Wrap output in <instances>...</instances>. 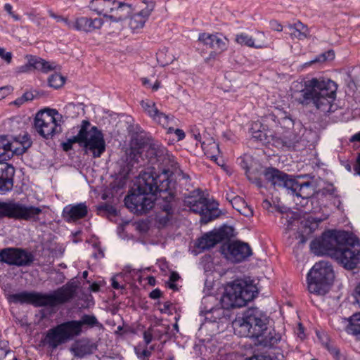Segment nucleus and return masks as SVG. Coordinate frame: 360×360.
I'll return each mask as SVG.
<instances>
[{
	"mask_svg": "<svg viewBox=\"0 0 360 360\" xmlns=\"http://www.w3.org/2000/svg\"><path fill=\"white\" fill-rule=\"evenodd\" d=\"M13 143H11L7 136H0V163L10 160L13 155Z\"/></svg>",
	"mask_w": 360,
	"mask_h": 360,
	"instance_id": "nucleus-29",
	"label": "nucleus"
},
{
	"mask_svg": "<svg viewBox=\"0 0 360 360\" xmlns=\"http://www.w3.org/2000/svg\"><path fill=\"white\" fill-rule=\"evenodd\" d=\"M184 202L192 212L200 215V221L203 224H207L219 216L218 204L210 202L203 195L200 189L192 191L185 198Z\"/></svg>",
	"mask_w": 360,
	"mask_h": 360,
	"instance_id": "nucleus-8",
	"label": "nucleus"
},
{
	"mask_svg": "<svg viewBox=\"0 0 360 360\" xmlns=\"http://www.w3.org/2000/svg\"><path fill=\"white\" fill-rule=\"evenodd\" d=\"M31 65H34V69L41 70L44 73H47L55 69V66L39 57L31 58Z\"/></svg>",
	"mask_w": 360,
	"mask_h": 360,
	"instance_id": "nucleus-35",
	"label": "nucleus"
},
{
	"mask_svg": "<svg viewBox=\"0 0 360 360\" xmlns=\"http://www.w3.org/2000/svg\"><path fill=\"white\" fill-rule=\"evenodd\" d=\"M334 277V271L329 262H316L307 274L309 291L316 295H325L332 285Z\"/></svg>",
	"mask_w": 360,
	"mask_h": 360,
	"instance_id": "nucleus-7",
	"label": "nucleus"
},
{
	"mask_svg": "<svg viewBox=\"0 0 360 360\" xmlns=\"http://www.w3.org/2000/svg\"><path fill=\"white\" fill-rule=\"evenodd\" d=\"M170 170L172 171V173H175L179 177H181L182 179H189V176L185 173H184L178 166V163L176 162V167H170Z\"/></svg>",
	"mask_w": 360,
	"mask_h": 360,
	"instance_id": "nucleus-50",
	"label": "nucleus"
},
{
	"mask_svg": "<svg viewBox=\"0 0 360 360\" xmlns=\"http://www.w3.org/2000/svg\"><path fill=\"white\" fill-rule=\"evenodd\" d=\"M160 197L165 201L160 205L161 210L155 214V220L160 226H165L168 224L173 215L172 201L174 200V195L166 191L165 193H162Z\"/></svg>",
	"mask_w": 360,
	"mask_h": 360,
	"instance_id": "nucleus-23",
	"label": "nucleus"
},
{
	"mask_svg": "<svg viewBox=\"0 0 360 360\" xmlns=\"http://www.w3.org/2000/svg\"><path fill=\"white\" fill-rule=\"evenodd\" d=\"M347 270L355 269L360 262V243L357 239L350 236L333 258Z\"/></svg>",
	"mask_w": 360,
	"mask_h": 360,
	"instance_id": "nucleus-13",
	"label": "nucleus"
},
{
	"mask_svg": "<svg viewBox=\"0 0 360 360\" xmlns=\"http://www.w3.org/2000/svg\"><path fill=\"white\" fill-rule=\"evenodd\" d=\"M236 198H240V196L235 195L234 193L232 191L226 194V199L231 204V205L233 204V200Z\"/></svg>",
	"mask_w": 360,
	"mask_h": 360,
	"instance_id": "nucleus-58",
	"label": "nucleus"
},
{
	"mask_svg": "<svg viewBox=\"0 0 360 360\" xmlns=\"http://www.w3.org/2000/svg\"><path fill=\"white\" fill-rule=\"evenodd\" d=\"M162 292L159 289H155L150 293V297L152 299H158L161 297Z\"/></svg>",
	"mask_w": 360,
	"mask_h": 360,
	"instance_id": "nucleus-59",
	"label": "nucleus"
},
{
	"mask_svg": "<svg viewBox=\"0 0 360 360\" xmlns=\"http://www.w3.org/2000/svg\"><path fill=\"white\" fill-rule=\"evenodd\" d=\"M264 175L274 188H284L290 193L295 179L290 175L272 167L266 169Z\"/></svg>",
	"mask_w": 360,
	"mask_h": 360,
	"instance_id": "nucleus-19",
	"label": "nucleus"
},
{
	"mask_svg": "<svg viewBox=\"0 0 360 360\" xmlns=\"http://www.w3.org/2000/svg\"><path fill=\"white\" fill-rule=\"evenodd\" d=\"M145 156L152 165L158 164L161 166L160 169L163 173L161 176H165L167 179L169 172H172L170 167L176 165L174 156L158 141H151L146 146Z\"/></svg>",
	"mask_w": 360,
	"mask_h": 360,
	"instance_id": "nucleus-11",
	"label": "nucleus"
},
{
	"mask_svg": "<svg viewBox=\"0 0 360 360\" xmlns=\"http://www.w3.org/2000/svg\"><path fill=\"white\" fill-rule=\"evenodd\" d=\"M220 252L227 259L235 263L244 261L252 254L248 243L238 240L223 243Z\"/></svg>",
	"mask_w": 360,
	"mask_h": 360,
	"instance_id": "nucleus-15",
	"label": "nucleus"
},
{
	"mask_svg": "<svg viewBox=\"0 0 360 360\" xmlns=\"http://www.w3.org/2000/svg\"><path fill=\"white\" fill-rule=\"evenodd\" d=\"M334 189H327V188H323L317 192L315 193V196L314 198H315V201L317 202L318 200L326 197L327 195H333V194Z\"/></svg>",
	"mask_w": 360,
	"mask_h": 360,
	"instance_id": "nucleus-46",
	"label": "nucleus"
},
{
	"mask_svg": "<svg viewBox=\"0 0 360 360\" xmlns=\"http://www.w3.org/2000/svg\"><path fill=\"white\" fill-rule=\"evenodd\" d=\"M326 348L330 354L333 355L336 359H340V350L337 347L328 344L326 345Z\"/></svg>",
	"mask_w": 360,
	"mask_h": 360,
	"instance_id": "nucleus-53",
	"label": "nucleus"
},
{
	"mask_svg": "<svg viewBox=\"0 0 360 360\" xmlns=\"http://www.w3.org/2000/svg\"><path fill=\"white\" fill-rule=\"evenodd\" d=\"M354 297L356 302L360 306V283L355 288Z\"/></svg>",
	"mask_w": 360,
	"mask_h": 360,
	"instance_id": "nucleus-57",
	"label": "nucleus"
},
{
	"mask_svg": "<svg viewBox=\"0 0 360 360\" xmlns=\"http://www.w3.org/2000/svg\"><path fill=\"white\" fill-rule=\"evenodd\" d=\"M271 27L274 30H276V31H278V32H281L283 30V27L281 25H280L279 23H278L277 22L274 21V22H271Z\"/></svg>",
	"mask_w": 360,
	"mask_h": 360,
	"instance_id": "nucleus-62",
	"label": "nucleus"
},
{
	"mask_svg": "<svg viewBox=\"0 0 360 360\" xmlns=\"http://www.w3.org/2000/svg\"><path fill=\"white\" fill-rule=\"evenodd\" d=\"M77 331L78 327L76 323L67 321L49 330L42 342L52 349H56L60 345L76 336L74 332Z\"/></svg>",
	"mask_w": 360,
	"mask_h": 360,
	"instance_id": "nucleus-14",
	"label": "nucleus"
},
{
	"mask_svg": "<svg viewBox=\"0 0 360 360\" xmlns=\"http://www.w3.org/2000/svg\"><path fill=\"white\" fill-rule=\"evenodd\" d=\"M33 57L32 56H30L29 58H28V61H27V63L25 64V65H21L18 68V72H20V73H25V72H27L31 70L32 68H34V65H31L30 64V62H31V58Z\"/></svg>",
	"mask_w": 360,
	"mask_h": 360,
	"instance_id": "nucleus-49",
	"label": "nucleus"
},
{
	"mask_svg": "<svg viewBox=\"0 0 360 360\" xmlns=\"http://www.w3.org/2000/svg\"><path fill=\"white\" fill-rule=\"evenodd\" d=\"M64 83V77L59 74H53L48 79L49 86L55 89L61 87Z\"/></svg>",
	"mask_w": 360,
	"mask_h": 360,
	"instance_id": "nucleus-41",
	"label": "nucleus"
},
{
	"mask_svg": "<svg viewBox=\"0 0 360 360\" xmlns=\"http://www.w3.org/2000/svg\"><path fill=\"white\" fill-rule=\"evenodd\" d=\"M335 58V53L333 50H329L317 56L314 59L311 60L308 64L322 63L328 60H332Z\"/></svg>",
	"mask_w": 360,
	"mask_h": 360,
	"instance_id": "nucleus-40",
	"label": "nucleus"
},
{
	"mask_svg": "<svg viewBox=\"0 0 360 360\" xmlns=\"http://www.w3.org/2000/svg\"><path fill=\"white\" fill-rule=\"evenodd\" d=\"M146 151V146L142 149L141 148H133L131 147L129 149V152L128 153V158L133 161L134 162L140 163L141 165H144V163L141 164V159L143 160L142 158V153Z\"/></svg>",
	"mask_w": 360,
	"mask_h": 360,
	"instance_id": "nucleus-38",
	"label": "nucleus"
},
{
	"mask_svg": "<svg viewBox=\"0 0 360 360\" xmlns=\"http://www.w3.org/2000/svg\"><path fill=\"white\" fill-rule=\"evenodd\" d=\"M34 261L32 253L20 248H5L0 251V262L18 266H30Z\"/></svg>",
	"mask_w": 360,
	"mask_h": 360,
	"instance_id": "nucleus-17",
	"label": "nucleus"
},
{
	"mask_svg": "<svg viewBox=\"0 0 360 360\" xmlns=\"http://www.w3.org/2000/svg\"><path fill=\"white\" fill-rule=\"evenodd\" d=\"M337 90L338 84L330 79L312 78L304 82V89L295 96V100L303 106H313L327 113L331 111Z\"/></svg>",
	"mask_w": 360,
	"mask_h": 360,
	"instance_id": "nucleus-3",
	"label": "nucleus"
},
{
	"mask_svg": "<svg viewBox=\"0 0 360 360\" xmlns=\"http://www.w3.org/2000/svg\"><path fill=\"white\" fill-rule=\"evenodd\" d=\"M97 349V345L89 340H80L71 347L74 356L82 358L92 354Z\"/></svg>",
	"mask_w": 360,
	"mask_h": 360,
	"instance_id": "nucleus-28",
	"label": "nucleus"
},
{
	"mask_svg": "<svg viewBox=\"0 0 360 360\" xmlns=\"http://www.w3.org/2000/svg\"><path fill=\"white\" fill-rule=\"evenodd\" d=\"M232 207L236 209L240 214L245 217H252L253 214L252 210L248 205L245 201L241 198H236L233 200Z\"/></svg>",
	"mask_w": 360,
	"mask_h": 360,
	"instance_id": "nucleus-34",
	"label": "nucleus"
},
{
	"mask_svg": "<svg viewBox=\"0 0 360 360\" xmlns=\"http://www.w3.org/2000/svg\"><path fill=\"white\" fill-rule=\"evenodd\" d=\"M257 293V287L244 280H236L226 288L221 298L223 308H240L246 305Z\"/></svg>",
	"mask_w": 360,
	"mask_h": 360,
	"instance_id": "nucleus-6",
	"label": "nucleus"
},
{
	"mask_svg": "<svg viewBox=\"0 0 360 360\" xmlns=\"http://www.w3.org/2000/svg\"><path fill=\"white\" fill-rule=\"evenodd\" d=\"M69 322L76 323V326L78 327V331L74 332L76 336L79 335L82 332V326L83 325H87L91 327H94L98 324V321L96 317L94 315H84L80 321H70Z\"/></svg>",
	"mask_w": 360,
	"mask_h": 360,
	"instance_id": "nucleus-33",
	"label": "nucleus"
},
{
	"mask_svg": "<svg viewBox=\"0 0 360 360\" xmlns=\"http://www.w3.org/2000/svg\"><path fill=\"white\" fill-rule=\"evenodd\" d=\"M62 115L56 109H46L37 113L34 118V127L37 131L45 139H51L55 134L61 131V127L58 121L61 120Z\"/></svg>",
	"mask_w": 360,
	"mask_h": 360,
	"instance_id": "nucleus-10",
	"label": "nucleus"
},
{
	"mask_svg": "<svg viewBox=\"0 0 360 360\" xmlns=\"http://www.w3.org/2000/svg\"><path fill=\"white\" fill-rule=\"evenodd\" d=\"M0 57L8 63H10L12 59V53L11 52H6L4 48L0 47Z\"/></svg>",
	"mask_w": 360,
	"mask_h": 360,
	"instance_id": "nucleus-51",
	"label": "nucleus"
},
{
	"mask_svg": "<svg viewBox=\"0 0 360 360\" xmlns=\"http://www.w3.org/2000/svg\"><path fill=\"white\" fill-rule=\"evenodd\" d=\"M15 168L9 164L0 167V193L4 194L12 190Z\"/></svg>",
	"mask_w": 360,
	"mask_h": 360,
	"instance_id": "nucleus-26",
	"label": "nucleus"
},
{
	"mask_svg": "<svg viewBox=\"0 0 360 360\" xmlns=\"http://www.w3.org/2000/svg\"><path fill=\"white\" fill-rule=\"evenodd\" d=\"M201 147L205 154L210 159H216L219 153L218 143L212 139H209L207 142L202 141L201 143Z\"/></svg>",
	"mask_w": 360,
	"mask_h": 360,
	"instance_id": "nucleus-32",
	"label": "nucleus"
},
{
	"mask_svg": "<svg viewBox=\"0 0 360 360\" xmlns=\"http://www.w3.org/2000/svg\"><path fill=\"white\" fill-rule=\"evenodd\" d=\"M104 4L105 8H103L100 13L115 22L124 20L131 13V7L127 4L106 0Z\"/></svg>",
	"mask_w": 360,
	"mask_h": 360,
	"instance_id": "nucleus-18",
	"label": "nucleus"
},
{
	"mask_svg": "<svg viewBox=\"0 0 360 360\" xmlns=\"http://www.w3.org/2000/svg\"><path fill=\"white\" fill-rule=\"evenodd\" d=\"M227 238L228 233L226 229L222 228L218 230H213L203 234L198 238L196 247L201 251L210 250Z\"/></svg>",
	"mask_w": 360,
	"mask_h": 360,
	"instance_id": "nucleus-21",
	"label": "nucleus"
},
{
	"mask_svg": "<svg viewBox=\"0 0 360 360\" xmlns=\"http://www.w3.org/2000/svg\"><path fill=\"white\" fill-rule=\"evenodd\" d=\"M78 128L76 136L62 143L63 149L68 151L72 149L73 143H77L84 148L86 153L90 151L93 158H100L105 150V142L102 131L97 127L91 126L87 120H82Z\"/></svg>",
	"mask_w": 360,
	"mask_h": 360,
	"instance_id": "nucleus-4",
	"label": "nucleus"
},
{
	"mask_svg": "<svg viewBox=\"0 0 360 360\" xmlns=\"http://www.w3.org/2000/svg\"><path fill=\"white\" fill-rule=\"evenodd\" d=\"M103 23L101 18H77L75 19V30L79 32H91L96 29H100Z\"/></svg>",
	"mask_w": 360,
	"mask_h": 360,
	"instance_id": "nucleus-27",
	"label": "nucleus"
},
{
	"mask_svg": "<svg viewBox=\"0 0 360 360\" xmlns=\"http://www.w3.org/2000/svg\"><path fill=\"white\" fill-rule=\"evenodd\" d=\"M147 20L139 13L134 14L129 21V26L132 30L142 28Z\"/></svg>",
	"mask_w": 360,
	"mask_h": 360,
	"instance_id": "nucleus-39",
	"label": "nucleus"
},
{
	"mask_svg": "<svg viewBox=\"0 0 360 360\" xmlns=\"http://www.w3.org/2000/svg\"><path fill=\"white\" fill-rule=\"evenodd\" d=\"M216 34L202 33L199 35L198 40L206 46L213 49L214 46Z\"/></svg>",
	"mask_w": 360,
	"mask_h": 360,
	"instance_id": "nucleus-42",
	"label": "nucleus"
},
{
	"mask_svg": "<svg viewBox=\"0 0 360 360\" xmlns=\"http://www.w3.org/2000/svg\"><path fill=\"white\" fill-rule=\"evenodd\" d=\"M87 213V206L84 202H81L65 206L63 210V217L67 221L71 222L84 218Z\"/></svg>",
	"mask_w": 360,
	"mask_h": 360,
	"instance_id": "nucleus-24",
	"label": "nucleus"
},
{
	"mask_svg": "<svg viewBox=\"0 0 360 360\" xmlns=\"http://www.w3.org/2000/svg\"><path fill=\"white\" fill-rule=\"evenodd\" d=\"M62 22H63L65 24V25L67 26V27L68 29H70V30H75V20H70L67 18H63V20H62Z\"/></svg>",
	"mask_w": 360,
	"mask_h": 360,
	"instance_id": "nucleus-55",
	"label": "nucleus"
},
{
	"mask_svg": "<svg viewBox=\"0 0 360 360\" xmlns=\"http://www.w3.org/2000/svg\"><path fill=\"white\" fill-rule=\"evenodd\" d=\"M75 289L72 286L63 285L49 294L36 292H21L8 296V300L15 304H32L35 307H55L70 300L75 295Z\"/></svg>",
	"mask_w": 360,
	"mask_h": 360,
	"instance_id": "nucleus-5",
	"label": "nucleus"
},
{
	"mask_svg": "<svg viewBox=\"0 0 360 360\" xmlns=\"http://www.w3.org/2000/svg\"><path fill=\"white\" fill-rule=\"evenodd\" d=\"M354 169L357 174L360 175V154L357 156L356 164L354 166Z\"/></svg>",
	"mask_w": 360,
	"mask_h": 360,
	"instance_id": "nucleus-61",
	"label": "nucleus"
},
{
	"mask_svg": "<svg viewBox=\"0 0 360 360\" xmlns=\"http://www.w3.org/2000/svg\"><path fill=\"white\" fill-rule=\"evenodd\" d=\"M143 339L146 345L150 344L153 340V335L150 332L144 331Z\"/></svg>",
	"mask_w": 360,
	"mask_h": 360,
	"instance_id": "nucleus-56",
	"label": "nucleus"
},
{
	"mask_svg": "<svg viewBox=\"0 0 360 360\" xmlns=\"http://www.w3.org/2000/svg\"><path fill=\"white\" fill-rule=\"evenodd\" d=\"M12 9H13V7L11 4H6L4 5V10L9 14L12 16V18L15 20H20V17L18 15H15L13 13L12 11Z\"/></svg>",
	"mask_w": 360,
	"mask_h": 360,
	"instance_id": "nucleus-54",
	"label": "nucleus"
},
{
	"mask_svg": "<svg viewBox=\"0 0 360 360\" xmlns=\"http://www.w3.org/2000/svg\"><path fill=\"white\" fill-rule=\"evenodd\" d=\"M347 331L354 335H360V312L354 314L349 319Z\"/></svg>",
	"mask_w": 360,
	"mask_h": 360,
	"instance_id": "nucleus-37",
	"label": "nucleus"
},
{
	"mask_svg": "<svg viewBox=\"0 0 360 360\" xmlns=\"http://www.w3.org/2000/svg\"><path fill=\"white\" fill-rule=\"evenodd\" d=\"M41 212V209L38 207L27 206L15 202H0V219L8 217L15 219L36 221Z\"/></svg>",
	"mask_w": 360,
	"mask_h": 360,
	"instance_id": "nucleus-12",
	"label": "nucleus"
},
{
	"mask_svg": "<svg viewBox=\"0 0 360 360\" xmlns=\"http://www.w3.org/2000/svg\"><path fill=\"white\" fill-rule=\"evenodd\" d=\"M350 141L351 142H355V141H357V142H360V131L354 134L351 138H350Z\"/></svg>",
	"mask_w": 360,
	"mask_h": 360,
	"instance_id": "nucleus-64",
	"label": "nucleus"
},
{
	"mask_svg": "<svg viewBox=\"0 0 360 360\" xmlns=\"http://www.w3.org/2000/svg\"><path fill=\"white\" fill-rule=\"evenodd\" d=\"M290 194L296 197L294 201L297 205H300L301 207H304L309 198L311 199V204L315 201V198H314L315 196L314 188L310 182L300 184L295 180Z\"/></svg>",
	"mask_w": 360,
	"mask_h": 360,
	"instance_id": "nucleus-20",
	"label": "nucleus"
},
{
	"mask_svg": "<svg viewBox=\"0 0 360 360\" xmlns=\"http://www.w3.org/2000/svg\"><path fill=\"white\" fill-rule=\"evenodd\" d=\"M169 188V182L165 176H158L152 172H144L140 174L137 182V191L127 195L124 204L131 212L141 214L151 210L154 206L153 195L165 193Z\"/></svg>",
	"mask_w": 360,
	"mask_h": 360,
	"instance_id": "nucleus-1",
	"label": "nucleus"
},
{
	"mask_svg": "<svg viewBox=\"0 0 360 360\" xmlns=\"http://www.w3.org/2000/svg\"><path fill=\"white\" fill-rule=\"evenodd\" d=\"M226 49V39L216 34V39L213 49L222 51Z\"/></svg>",
	"mask_w": 360,
	"mask_h": 360,
	"instance_id": "nucleus-44",
	"label": "nucleus"
},
{
	"mask_svg": "<svg viewBox=\"0 0 360 360\" xmlns=\"http://www.w3.org/2000/svg\"><path fill=\"white\" fill-rule=\"evenodd\" d=\"M268 317L257 307L247 309L242 317L233 322L234 333L240 337H249L258 340L259 344L271 347L281 340V336L273 330L267 331Z\"/></svg>",
	"mask_w": 360,
	"mask_h": 360,
	"instance_id": "nucleus-2",
	"label": "nucleus"
},
{
	"mask_svg": "<svg viewBox=\"0 0 360 360\" xmlns=\"http://www.w3.org/2000/svg\"><path fill=\"white\" fill-rule=\"evenodd\" d=\"M236 41L242 45L255 49L266 47L265 36L263 32H257L255 38H252L245 33H240L236 36Z\"/></svg>",
	"mask_w": 360,
	"mask_h": 360,
	"instance_id": "nucleus-25",
	"label": "nucleus"
},
{
	"mask_svg": "<svg viewBox=\"0 0 360 360\" xmlns=\"http://www.w3.org/2000/svg\"><path fill=\"white\" fill-rule=\"evenodd\" d=\"M143 4L145 5V8H143L139 13L147 20L154 9L155 4L151 1H146V0L143 1Z\"/></svg>",
	"mask_w": 360,
	"mask_h": 360,
	"instance_id": "nucleus-43",
	"label": "nucleus"
},
{
	"mask_svg": "<svg viewBox=\"0 0 360 360\" xmlns=\"http://www.w3.org/2000/svg\"><path fill=\"white\" fill-rule=\"evenodd\" d=\"M13 143V150L15 155H20L25 153L31 147L32 143L28 134H25L21 137L20 140L15 139Z\"/></svg>",
	"mask_w": 360,
	"mask_h": 360,
	"instance_id": "nucleus-31",
	"label": "nucleus"
},
{
	"mask_svg": "<svg viewBox=\"0 0 360 360\" xmlns=\"http://www.w3.org/2000/svg\"><path fill=\"white\" fill-rule=\"evenodd\" d=\"M179 278V275L176 272H172L169 276V281L171 282H175Z\"/></svg>",
	"mask_w": 360,
	"mask_h": 360,
	"instance_id": "nucleus-63",
	"label": "nucleus"
},
{
	"mask_svg": "<svg viewBox=\"0 0 360 360\" xmlns=\"http://www.w3.org/2000/svg\"><path fill=\"white\" fill-rule=\"evenodd\" d=\"M22 97L23 100L25 101V102H26V101H32L34 98V95L30 91H26L25 93L23 94Z\"/></svg>",
	"mask_w": 360,
	"mask_h": 360,
	"instance_id": "nucleus-60",
	"label": "nucleus"
},
{
	"mask_svg": "<svg viewBox=\"0 0 360 360\" xmlns=\"http://www.w3.org/2000/svg\"><path fill=\"white\" fill-rule=\"evenodd\" d=\"M349 236V233L346 231L324 233L321 238L311 242L310 248L315 255H327L334 258L339 248L348 241Z\"/></svg>",
	"mask_w": 360,
	"mask_h": 360,
	"instance_id": "nucleus-9",
	"label": "nucleus"
},
{
	"mask_svg": "<svg viewBox=\"0 0 360 360\" xmlns=\"http://www.w3.org/2000/svg\"><path fill=\"white\" fill-rule=\"evenodd\" d=\"M12 91L13 87L11 86L0 87V101L8 96Z\"/></svg>",
	"mask_w": 360,
	"mask_h": 360,
	"instance_id": "nucleus-52",
	"label": "nucleus"
},
{
	"mask_svg": "<svg viewBox=\"0 0 360 360\" xmlns=\"http://www.w3.org/2000/svg\"><path fill=\"white\" fill-rule=\"evenodd\" d=\"M144 112L162 127L167 128L174 117L160 112L156 107L155 103L150 100H142L140 103Z\"/></svg>",
	"mask_w": 360,
	"mask_h": 360,
	"instance_id": "nucleus-22",
	"label": "nucleus"
},
{
	"mask_svg": "<svg viewBox=\"0 0 360 360\" xmlns=\"http://www.w3.org/2000/svg\"><path fill=\"white\" fill-rule=\"evenodd\" d=\"M166 129H167L168 134H171V133L174 132L176 134V136H177L178 141H181L185 138L184 131L180 129H174V128L170 127L169 124L168 125V127Z\"/></svg>",
	"mask_w": 360,
	"mask_h": 360,
	"instance_id": "nucleus-48",
	"label": "nucleus"
},
{
	"mask_svg": "<svg viewBox=\"0 0 360 360\" xmlns=\"http://www.w3.org/2000/svg\"><path fill=\"white\" fill-rule=\"evenodd\" d=\"M287 29L288 33L292 39L303 40L307 38L309 35L308 27L300 21L297 22L293 25H288Z\"/></svg>",
	"mask_w": 360,
	"mask_h": 360,
	"instance_id": "nucleus-30",
	"label": "nucleus"
},
{
	"mask_svg": "<svg viewBox=\"0 0 360 360\" xmlns=\"http://www.w3.org/2000/svg\"><path fill=\"white\" fill-rule=\"evenodd\" d=\"M154 349L153 347H150V350L144 349L141 350L139 347H135V353L138 358L144 359L145 358L149 357L151 355V350Z\"/></svg>",
	"mask_w": 360,
	"mask_h": 360,
	"instance_id": "nucleus-45",
	"label": "nucleus"
},
{
	"mask_svg": "<svg viewBox=\"0 0 360 360\" xmlns=\"http://www.w3.org/2000/svg\"><path fill=\"white\" fill-rule=\"evenodd\" d=\"M334 189H327V188H323L317 192L315 193V196L314 198H315V201L317 202L318 200L326 197L327 195H333V194Z\"/></svg>",
	"mask_w": 360,
	"mask_h": 360,
	"instance_id": "nucleus-47",
	"label": "nucleus"
},
{
	"mask_svg": "<svg viewBox=\"0 0 360 360\" xmlns=\"http://www.w3.org/2000/svg\"><path fill=\"white\" fill-rule=\"evenodd\" d=\"M82 103L75 104L73 103H68L63 110L62 118L65 117V119L68 118H74L79 115L80 106Z\"/></svg>",
	"mask_w": 360,
	"mask_h": 360,
	"instance_id": "nucleus-36",
	"label": "nucleus"
},
{
	"mask_svg": "<svg viewBox=\"0 0 360 360\" xmlns=\"http://www.w3.org/2000/svg\"><path fill=\"white\" fill-rule=\"evenodd\" d=\"M279 124L283 131L278 132L279 136H274V144L277 147L294 148L299 142L300 137L293 130V120L285 116L280 120Z\"/></svg>",
	"mask_w": 360,
	"mask_h": 360,
	"instance_id": "nucleus-16",
	"label": "nucleus"
}]
</instances>
